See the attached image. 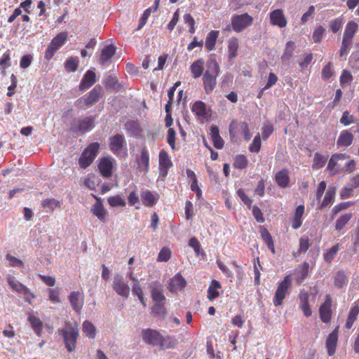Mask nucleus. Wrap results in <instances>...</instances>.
Instances as JSON below:
<instances>
[{
    "label": "nucleus",
    "instance_id": "f257e3e1",
    "mask_svg": "<svg viewBox=\"0 0 359 359\" xmlns=\"http://www.w3.org/2000/svg\"><path fill=\"white\" fill-rule=\"evenodd\" d=\"M104 94V88L100 85H96L90 92L76 100L75 106L79 109L90 107L97 102Z\"/></svg>",
    "mask_w": 359,
    "mask_h": 359
},
{
    "label": "nucleus",
    "instance_id": "f03ea898",
    "mask_svg": "<svg viewBox=\"0 0 359 359\" xmlns=\"http://www.w3.org/2000/svg\"><path fill=\"white\" fill-rule=\"evenodd\" d=\"M58 333L63 337L64 344L67 351L70 353L75 351L79 336L77 325L71 326L66 330L60 329Z\"/></svg>",
    "mask_w": 359,
    "mask_h": 359
},
{
    "label": "nucleus",
    "instance_id": "7ed1b4c3",
    "mask_svg": "<svg viewBox=\"0 0 359 359\" xmlns=\"http://www.w3.org/2000/svg\"><path fill=\"white\" fill-rule=\"evenodd\" d=\"M100 149L98 142L90 144L81 153L79 158V164L81 168L85 169L90 166L97 156Z\"/></svg>",
    "mask_w": 359,
    "mask_h": 359
},
{
    "label": "nucleus",
    "instance_id": "20e7f679",
    "mask_svg": "<svg viewBox=\"0 0 359 359\" xmlns=\"http://www.w3.org/2000/svg\"><path fill=\"white\" fill-rule=\"evenodd\" d=\"M209 70L206 71L203 76L205 90L207 93L212 92L216 84V76L219 72V65L215 60L208 63Z\"/></svg>",
    "mask_w": 359,
    "mask_h": 359
},
{
    "label": "nucleus",
    "instance_id": "39448f33",
    "mask_svg": "<svg viewBox=\"0 0 359 359\" xmlns=\"http://www.w3.org/2000/svg\"><path fill=\"white\" fill-rule=\"evenodd\" d=\"M110 151L116 156L120 157L126 154V141L123 135L116 134L109 139Z\"/></svg>",
    "mask_w": 359,
    "mask_h": 359
},
{
    "label": "nucleus",
    "instance_id": "423d86ee",
    "mask_svg": "<svg viewBox=\"0 0 359 359\" xmlns=\"http://www.w3.org/2000/svg\"><path fill=\"white\" fill-rule=\"evenodd\" d=\"M67 34L66 32H60L55 36L45 52L44 57L46 60L49 61L53 58L55 53L62 47L66 42Z\"/></svg>",
    "mask_w": 359,
    "mask_h": 359
},
{
    "label": "nucleus",
    "instance_id": "0eeeda50",
    "mask_svg": "<svg viewBox=\"0 0 359 359\" xmlns=\"http://www.w3.org/2000/svg\"><path fill=\"white\" fill-rule=\"evenodd\" d=\"M292 282V276L287 275L284 278L283 280L279 283L273 298V304L276 306L282 304L283 300L285 299L289 288L291 287Z\"/></svg>",
    "mask_w": 359,
    "mask_h": 359
},
{
    "label": "nucleus",
    "instance_id": "6e6552de",
    "mask_svg": "<svg viewBox=\"0 0 359 359\" xmlns=\"http://www.w3.org/2000/svg\"><path fill=\"white\" fill-rule=\"evenodd\" d=\"M116 166V161L111 156L102 157L98 161V170L104 178H109L112 176V171Z\"/></svg>",
    "mask_w": 359,
    "mask_h": 359
},
{
    "label": "nucleus",
    "instance_id": "1a4fd4ad",
    "mask_svg": "<svg viewBox=\"0 0 359 359\" xmlns=\"http://www.w3.org/2000/svg\"><path fill=\"white\" fill-rule=\"evenodd\" d=\"M112 288L116 293L125 298H128L130 294V287L127 282L125 281L122 275L117 273L113 278Z\"/></svg>",
    "mask_w": 359,
    "mask_h": 359
},
{
    "label": "nucleus",
    "instance_id": "9d476101",
    "mask_svg": "<svg viewBox=\"0 0 359 359\" xmlns=\"http://www.w3.org/2000/svg\"><path fill=\"white\" fill-rule=\"evenodd\" d=\"M252 22L253 18L248 13L234 15L231 20L233 29L236 32H242L244 29L251 25Z\"/></svg>",
    "mask_w": 359,
    "mask_h": 359
},
{
    "label": "nucleus",
    "instance_id": "9b49d317",
    "mask_svg": "<svg viewBox=\"0 0 359 359\" xmlns=\"http://www.w3.org/2000/svg\"><path fill=\"white\" fill-rule=\"evenodd\" d=\"M332 299L330 294L325 297V302L320 306L319 309L320 317L323 323H327L331 320L332 310H331Z\"/></svg>",
    "mask_w": 359,
    "mask_h": 359
},
{
    "label": "nucleus",
    "instance_id": "f8f14e48",
    "mask_svg": "<svg viewBox=\"0 0 359 359\" xmlns=\"http://www.w3.org/2000/svg\"><path fill=\"white\" fill-rule=\"evenodd\" d=\"M346 159V156L345 154H336L332 155V156L330 158L329 161L327 169L332 175H334L338 170L343 167V165L341 164V161H344Z\"/></svg>",
    "mask_w": 359,
    "mask_h": 359
},
{
    "label": "nucleus",
    "instance_id": "ddd939ff",
    "mask_svg": "<svg viewBox=\"0 0 359 359\" xmlns=\"http://www.w3.org/2000/svg\"><path fill=\"white\" fill-rule=\"evenodd\" d=\"M187 284L185 279L182 277L181 273H177L173 278H170L168 283V288L172 292L182 290Z\"/></svg>",
    "mask_w": 359,
    "mask_h": 359
},
{
    "label": "nucleus",
    "instance_id": "4468645a",
    "mask_svg": "<svg viewBox=\"0 0 359 359\" xmlns=\"http://www.w3.org/2000/svg\"><path fill=\"white\" fill-rule=\"evenodd\" d=\"M96 82L95 73L92 70H88L83 77L82 78L79 85V89L81 91H83L89 89Z\"/></svg>",
    "mask_w": 359,
    "mask_h": 359
},
{
    "label": "nucleus",
    "instance_id": "2eb2a0df",
    "mask_svg": "<svg viewBox=\"0 0 359 359\" xmlns=\"http://www.w3.org/2000/svg\"><path fill=\"white\" fill-rule=\"evenodd\" d=\"M270 21L272 25L280 28L285 27L287 25V20L282 9H276L272 11L270 14Z\"/></svg>",
    "mask_w": 359,
    "mask_h": 359
},
{
    "label": "nucleus",
    "instance_id": "dca6fc26",
    "mask_svg": "<svg viewBox=\"0 0 359 359\" xmlns=\"http://www.w3.org/2000/svg\"><path fill=\"white\" fill-rule=\"evenodd\" d=\"M69 302L72 309L76 313H80L83 306V299L81 298V294L79 291H73L68 296Z\"/></svg>",
    "mask_w": 359,
    "mask_h": 359
},
{
    "label": "nucleus",
    "instance_id": "f3484780",
    "mask_svg": "<svg viewBox=\"0 0 359 359\" xmlns=\"http://www.w3.org/2000/svg\"><path fill=\"white\" fill-rule=\"evenodd\" d=\"M95 126V117L88 116L77 121L76 129L84 133L91 130Z\"/></svg>",
    "mask_w": 359,
    "mask_h": 359
},
{
    "label": "nucleus",
    "instance_id": "a211bd4d",
    "mask_svg": "<svg viewBox=\"0 0 359 359\" xmlns=\"http://www.w3.org/2000/svg\"><path fill=\"white\" fill-rule=\"evenodd\" d=\"M116 53V47L109 44L105 46L101 51L99 63L100 65L104 66L110 62L111 58Z\"/></svg>",
    "mask_w": 359,
    "mask_h": 359
},
{
    "label": "nucleus",
    "instance_id": "6ab92c4d",
    "mask_svg": "<svg viewBox=\"0 0 359 359\" xmlns=\"http://www.w3.org/2000/svg\"><path fill=\"white\" fill-rule=\"evenodd\" d=\"M158 164L161 167V175L164 177L167 175V170L172 165V163L163 150H161L158 155Z\"/></svg>",
    "mask_w": 359,
    "mask_h": 359
},
{
    "label": "nucleus",
    "instance_id": "aec40b11",
    "mask_svg": "<svg viewBox=\"0 0 359 359\" xmlns=\"http://www.w3.org/2000/svg\"><path fill=\"white\" fill-rule=\"evenodd\" d=\"M338 327L331 332L326 340V347L329 355H333L335 353L337 339H338Z\"/></svg>",
    "mask_w": 359,
    "mask_h": 359
},
{
    "label": "nucleus",
    "instance_id": "412c9836",
    "mask_svg": "<svg viewBox=\"0 0 359 359\" xmlns=\"http://www.w3.org/2000/svg\"><path fill=\"white\" fill-rule=\"evenodd\" d=\"M95 198L97 201L92 205L90 211L95 216L98 218L100 221L105 222L107 212L100 199L97 197H95Z\"/></svg>",
    "mask_w": 359,
    "mask_h": 359
},
{
    "label": "nucleus",
    "instance_id": "4be33fe9",
    "mask_svg": "<svg viewBox=\"0 0 359 359\" xmlns=\"http://www.w3.org/2000/svg\"><path fill=\"white\" fill-rule=\"evenodd\" d=\"M177 339L171 336H160L158 334V346L165 350L174 348L177 344Z\"/></svg>",
    "mask_w": 359,
    "mask_h": 359
},
{
    "label": "nucleus",
    "instance_id": "5701e85b",
    "mask_svg": "<svg viewBox=\"0 0 359 359\" xmlns=\"http://www.w3.org/2000/svg\"><path fill=\"white\" fill-rule=\"evenodd\" d=\"M142 337L144 341L149 345H155L157 341V332L151 329L143 330Z\"/></svg>",
    "mask_w": 359,
    "mask_h": 359
},
{
    "label": "nucleus",
    "instance_id": "b1692460",
    "mask_svg": "<svg viewBox=\"0 0 359 359\" xmlns=\"http://www.w3.org/2000/svg\"><path fill=\"white\" fill-rule=\"evenodd\" d=\"M82 332L89 339H95L96 337V328L89 320H84L82 323Z\"/></svg>",
    "mask_w": 359,
    "mask_h": 359
},
{
    "label": "nucleus",
    "instance_id": "393cba45",
    "mask_svg": "<svg viewBox=\"0 0 359 359\" xmlns=\"http://www.w3.org/2000/svg\"><path fill=\"white\" fill-rule=\"evenodd\" d=\"M41 205L46 212H52L56 208L60 207V202L55 198H46L42 201Z\"/></svg>",
    "mask_w": 359,
    "mask_h": 359
},
{
    "label": "nucleus",
    "instance_id": "a878e982",
    "mask_svg": "<svg viewBox=\"0 0 359 359\" xmlns=\"http://www.w3.org/2000/svg\"><path fill=\"white\" fill-rule=\"evenodd\" d=\"M107 202L111 207H125L126 202L125 198L121 195H115L107 198Z\"/></svg>",
    "mask_w": 359,
    "mask_h": 359
},
{
    "label": "nucleus",
    "instance_id": "bb28decb",
    "mask_svg": "<svg viewBox=\"0 0 359 359\" xmlns=\"http://www.w3.org/2000/svg\"><path fill=\"white\" fill-rule=\"evenodd\" d=\"M359 313V306L355 305L352 307L351 311H349L348 318L346 323V327L347 329H351L357 319L358 315Z\"/></svg>",
    "mask_w": 359,
    "mask_h": 359
},
{
    "label": "nucleus",
    "instance_id": "cd10ccee",
    "mask_svg": "<svg viewBox=\"0 0 359 359\" xmlns=\"http://www.w3.org/2000/svg\"><path fill=\"white\" fill-rule=\"evenodd\" d=\"M142 203L146 207H152L155 205L156 198L149 191H142L141 193Z\"/></svg>",
    "mask_w": 359,
    "mask_h": 359
},
{
    "label": "nucleus",
    "instance_id": "c85d7f7f",
    "mask_svg": "<svg viewBox=\"0 0 359 359\" xmlns=\"http://www.w3.org/2000/svg\"><path fill=\"white\" fill-rule=\"evenodd\" d=\"M6 280L9 286L12 288L13 290L18 293L22 292L25 285L20 283L19 281H18L14 276L8 274L6 276Z\"/></svg>",
    "mask_w": 359,
    "mask_h": 359
},
{
    "label": "nucleus",
    "instance_id": "c756f323",
    "mask_svg": "<svg viewBox=\"0 0 359 359\" xmlns=\"http://www.w3.org/2000/svg\"><path fill=\"white\" fill-rule=\"evenodd\" d=\"M79 60L78 57L72 56L65 63V68L69 72H74L77 70Z\"/></svg>",
    "mask_w": 359,
    "mask_h": 359
},
{
    "label": "nucleus",
    "instance_id": "7c9ffc66",
    "mask_svg": "<svg viewBox=\"0 0 359 359\" xmlns=\"http://www.w3.org/2000/svg\"><path fill=\"white\" fill-rule=\"evenodd\" d=\"M353 136L348 131H343L337 140V144L340 146H349L351 144Z\"/></svg>",
    "mask_w": 359,
    "mask_h": 359
},
{
    "label": "nucleus",
    "instance_id": "2f4dec72",
    "mask_svg": "<svg viewBox=\"0 0 359 359\" xmlns=\"http://www.w3.org/2000/svg\"><path fill=\"white\" fill-rule=\"evenodd\" d=\"M165 301V297L158 291V319H163L167 315Z\"/></svg>",
    "mask_w": 359,
    "mask_h": 359
},
{
    "label": "nucleus",
    "instance_id": "473e14b6",
    "mask_svg": "<svg viewBox=\"0 0 359 359\" xmlns=\"http://www.w3.org/2000/svg\"><path fill=\"white\" fill-rule=\"evenodd\" d=\"M219 32L217 31H211L206 37L205 47L209 50H212L215 48Z\"/></svg>",
    "mask_w": 359,
    "mask_h": 359
},
{
    "label": "nucleus",
    "instance_id": "72a5a7b5",
    "mask_svg": "<svg viewBox=\"0 0 359 359\" xmlns=\"http://www.w3.org/2000/svg\"><path fill=\"white\" fill-rule=\"evenodd\" d=\"M294 50V43L293 41H288L286 43V47L284 51V53L282 55V60L283 62H287L290 60V59L293 56V53Z\"/></svg>",
    "mask_w": 359,
    "mask_h": 359
},
{
    "label": "nucleus",
    "instance_id": "f704fd0d",
    "mask_svg": "<svg viewBox=\"0 0 359 359\" xmlns=\"http://www.w3.org/2000/svg\"><path fill=\"white\" fill-rule=\"evenodd\" d=\"M276 180L277 184L281 187H287L289 182V177L287 171L281 170L276 175Z\"/></svg>",
    "mask_w": 359,
    "mask_h": 359
},
{
    "label": "nucleus",
    "instance_id": "c9c22d12",
    "mask_svg": "<svg viewBox=\"0 0 359 359\" xmlns=\"http://www.w3.org/2000/svg\"><path fill=\"white\" fill-rule=\"evenodd\" d=\"M336 189L334 187H330L327 191L323 202L320 205V209H323L328 205L332 201L335 195Z\"/></svg>",
    "mask_w": 359,
    "mask_h": 359
},
{
    "label": "nucleus",
    "instance_id": "e433bc0d",
    "mask_svg": "<svg viewBox=\"0 0 359 359\" xmlns=\"http://www.w3.org/2000/svg\"><path fill=\"white\" fill-rule=\"evenodd\" d=\"M357 29V23L353 21L349 22L346 27L344 37L352 39Z\"/></svg>",
    "mask_w": 359,
    "mask_h": 359
},
{
    "label": "nucleus",
    "instance_id": "4c0bfd02",
    "mask_svg": "<svg viewBox=\"0 0 359 359\" xmlns=\"http://www.w3.org/2000/svg\"><path fill=\"white\" fill-rule=\"evenodd\" d=\"M352 217L351 213H347L341 215L337 221L335 229L336 230H341L345 225L350 221Z\"/></svg>",
    "mask_w": 359,
    "mask_h": 359
},
{
    "label": "nucleus",
    "instance_id": "58836bf2",
    "mask_svg": "<svg viewBox=\"0 0 359 359\" xmlns=\"http://www.w3.org/2000/svg\"><path fill=\"white\" fill-rule=\"evenodd\" d=\"M29 321L32 325L33 329L36 332L37 334H40V332L42 330V322L41 320L35 316H30L29 317Z\"/></svg>",
    "mask_w": 359,
    "mask_h": 359
},
{
    "label": "nucleus",
    "instance_id": "ea45409f",
    "mask_svg": "<svg viewBox=\"0 0 359 359\" xmlns=\"http://www.w3.org/2000/svg\"><path fill=\"white\" fill-rule=\"evenodd\" d=\"M203 70V62L201 60L194 62L191 66V71L194 74L195 78L201 76Z\"/></svg>",
    "mask_w": 359,
    "mask_h": 359
},
{
    "label": "nucleus",
    "instance_id": "a19ab883",
    "mask_svg": "<svg viewBox=\"0 0 359 359\" xmlns=\"http://www.w3.org/2000/svg\"><path fill=\"white\" fill-rule=\"evenodd\" d=\"M192 111L198 116H203L205 114V104L201 101L196 102L192 107Z\"/></svg>",
    "mask_w": 359,
    "mask_h": 359
},
{
    "label": "nucleus",
    "instance_id": "79ce46f5",
    "mask_svg": "<svg viewBox=\"0 0 359 359\" xmlns=\"http://www.w3.org/2000/svg\"><path fill=\"white\" fill-rule=\"evenodd\" d=\"M132 292L133 294L137 295L140 302L143 304L144 306H146V303L144 299L143 292L142 288L140 287L139 281L134 283L132 288Z\"/></svg>",
    "mask_w": 359,
    "mask_h": 359
},
{
    "label": "nucleus",
    "instance_id": "37998d69",
    "mask_svg": "<svg viewBox=\"0 0 359 359\" xmlns=\"http://www.w3.org/2000/svg\"><path fill=\"white\" fill-rule=\"evenodd\" d=\"M309 271V264L307 262H304L302 266L301 271H299V273L297 278V281L299 284H300L302 282V280H304L308 276Z\"/></svg>",
    "mask_w": 359,
    "mask_h": 359
},
{
    "label": "nucleus",
    "instance_id": "c03bdc74",
    "mask_svg": "<svg viewBox=\"0 0 359 359\" xmlns=\"http://www.w3.org/2000/svg\"><path fill=\"white\" fill-rule=\"evenodd\" d=\"M339 250V244L333 245L324 255V259L327 262H331L336 256Z\"/></svg>",
    "mask_w": 359,
    "mask_h": 359
},
{
    "label": "nucleus",
    "instance_id": "a18cd8bd",
    "mask_svg": "<svg viewBox=\"0 0 359 359\" xmlns=\"http://www.w3.org/2000/svg\"><path fill=\"white\" fill-rule=\"evenodd\" d=\"M327 160V158L318 153H316L313 158V167L314 168H322Z\"/></svg>",
    "mask_w": 359,
    "mask_h": 359
},
{
    "label": "nucleus",
    "instance_id": "49530a36",
    "mask_svg": "<svg viewBox=\"0 0 359 359\" xmlns=\"http://www.w3.org/2000/svg\"><path fill=\"white\" fill-rule=\"evenodd\" d=\"M171 250L167 248L163 247L160 252H158V262H167L171 257Z\"/></svg>",
    "mask_w": 359,
    "mask_h": 359
},
{
    "label": "nucleus",
    "instance_id": "de8ad7c7",
    "mask_svg": "<svg viewBox=\"0 0 359 359\" xmlns=\"http://www.w3.org/2000/svg\"><path fill=\"white\" fill-rule=\"evenodd\" d=\"M229 58L233 59L236 56V52L238 48V43L236 39H232L229 43Z\"/></svg>",
    "mask_w": 359,
    "mask_h": 359
},
{
    "label": "nucleus",
    "instance_id": "09e8293b",
    "mask_svg": "<svg viewBox=\"0 0 359 359\" xmlns=\"http://www.w3.org/2000/svg\"><path fill=\"white\" fill-rule=\"evenodd\" d=\"M248 161L245 156L238 155L236 157L233 166L236 168L243 169L247 165Z\"/></svg>",
    "mask_w": 359,
    "mask_h": 359
},
{
    "label": "nucleus",
    "instance_id": "8fccbe9b",
    "mask_svg": "<svg viewBox=\"0 0 359 359\" xmlns=\"http://www.w3.org/2000/svg\"><path fill=\"white\" fill-rule=\"evenodd\" d=\"M9 66H11V56L8 50L1 56L0 60V67L1 69H5Z\"/></svg>",
    "mask_w": 359,
    "mask_h": 359
},
{
    "label": "nucleus",
    "instance_id": "3c124183",
    "mask_svg": "<svg viewBox=\"0 0 359 359\" xmlns=\"http://www.w3.org/2000/svg\"><path fill=\"white\" fill-rule=\"evenodd\" d=\"M261 147V139L259 135L255 137L252 143L250 145L249 149L251 152L257 153Z\"/></svg>",
    "mask_w": 359,
    "mask_h": 359
},
{
    "label": "nucleus",
    "instance_id": "603ef678",
    "mask_svg": "<svg viewBox=\"0 0 359 359\" xmlns=\"http://www.w3.org/2000/svg\"><path fill=\"white\" fill-rule=\"evenodd\" d=\"M6 259L9 262L10 266L13 267H24V263L22 260L12 256L9 254L6 255Z\"/></svg>",
    "mask_w": 359,
    "mask_h": 359
},
{
    "label": "nucleus",
    "instance_id": "864d4df0",
    "mask_svg": "<svg viewBox=\"0 0 359 359\" xmlns=\"http://www.w3.org/2000/svg\"><path fill=\"white\" fill-rule=\"evenodd\" d=\"M278 81L277 76L273 73L270 72L269 74L268 81L266 84V86L262 89V93H263L264 90L270 88L271 86L276 84V83Z\"/></svg>",
    "mask_w": 359,
    "mask_h": 359
},
{
    "label": "nucleus",
    "instance_id": "5fc2aeb1",
    "mask_svg": "<svg viewBox=\"0 0 359 359\" xmlns=\"http://www.w3.org/2000/svg\"><path fill=\"white\" fill-rule=\"evenodd\" d=\"M151 8H147V10H145V11L144 12V13L142 14L140 20V22H139V25L137 27V29L139 30L140 29H142L144 25L146 24L147 21V19L151 15Z\"/></svg>",
    "mask_w": 359,
    "mask_h": 359
},
{
    "label": "nucleus",
    "instance_id": "6e6d98bb",
    "mask_svg": "<svg viewBox=\"0 0 359 359\" xmlns=\"http://www.w3.org/2000/svg\"><path fill=\"white\" fill-rule=\"evenodd\" d=\"M341 25L342 19L340 18L334 19L330 22V27L334 33L338 32L340 29Z\"/></svg>",
    "mask_w": 359,
    "mask_h": 359
},
{
    "label": "nucleus",
    "instance_id": "4d7b16f0",
    "mask_svg": "<svg viewBox=\"0 0 359 359\" xmlns=\"http://www.w3.org/2000/svg\"><path fill=\"white\" fill-rule=\"evenodd\" d=\"M324 28L322 26L318 27L313 33V39L315 43H318L321 41L323 33Z\"/></svg>",
    "mask_w": 359,
    "mask_h": 359
},
{
    "label": "nucleus",
    "instance_id": "13d9d810",
    "mask_svg": "<svg viewBox=\"0 0 359 359\" xmlns=\"http://www.w3.org/2000/svg\"><path fill=\"white\" fill-rule=\"evenodd\" d=\"M168 142L172 149H175V131L170 128L168 131Z\"/></svg>",
    "mask_w": 359,
    "mask_h": 359
},
{
    "label": "nucleus",
    "instance_id": "bf43d9fd",
    "mask_svg": "<svg viewBox=\"0 0 359 359\" xmlns=\"http://www.w3.org/2000/svg\"><path fill=\"white\" fill-rule=\"evenodd\" d=\"M262 236L266 243L268 248L271 250L272 252L274 253L275 250L273 248V243L270 233L268 231H264L262 233Z\"/></svg>",
    "mask_w": 359,
    "mask_h": 359
},
{
    "label": "nucleus",
    "instance_id": "052dcab7",
    "mask_svg": "<svg viewBox=\"0 0 359 359\" xmlns=\"http://www.w3.org/2000/svg\"><path fill=\"white\" fill-rule=\"evenodd\" d=\"M32 60V56L31 55H23L20 61V66L22 69H26L30 66Z\"/></svg>",
    "mask_w": 359,
    "mask_h": 359
},
{
    "label": "nucleus",
    "instance_id": "680f3d73",
    "mask_svg": "<svg viewBox=\"0 0 359 359\" xmlns=\"http://www.w3.org/2000/svg\"><path fill=\"white\" fill-rule=\"evenodd\" d=\"M353 76L350 72L344 70L342 74L340 76V83L341 86L351 81Z\"/></svg>",
    "mask_w": 359,
    "mask_h": 359
},
{
    "label": "nucleus",
    "instance_id": "e2e57ef3",
    "mask_svg": "<svg viewBox=\"0 0 359 359\" xmlns=\"http://www.w3.org/2000/svg\"><path fill=\"white\" fill-rule=\"evenodd\" d=\"M128 202L130 205H135L140 202L139 196L135 191H130L128 196Z\"/></svg>",
    "mask_w": 359,
    "mask_h": 359
},
{
    "label": "nucleus",
    "instance_id": "0e129e2a",
    "mask_svg": "<svg viewBox=\"0 0 359 359\" xmlns=\"http://www.w3.org/2000/svg\"><path fill=\"white\" fill-rule=\"evenodd\" d=\"M97 177L95 176L89 177L86 179L84 184L85 185L91 190L95 189L96 185L97 184Z\"/></svg>",
    "mask_w": 359,
    "mask_h": 359
},
{
    "label": "nucleus",
    "instance_id": "69168bd1",
    "mask_svg": "<svg viewBox=\"0 0 359 359\" xmlns=\"http://www.w3.org/2000/svg\"><path fill=\"white\" fill-rule=\"evenodd\" d=\"M241 130L245 140L248 141L251 138V134L246 123L243 122L241 124Z\"/></svg>",
    "mask_w": 359,
    "mask_h": 359
},
{
    "label": "nucleus",
    "instance_id": "338daca9",
    "mask_svg": "<svg viewBox=\"0 0 359 359\" xmlns=\"http://www.w3.org/2000/svg\"><path fill=\"white\" fill-rule=\"evenodd\" d=\"M49 299L51 302L57 303L60 302L59 292L57 289H50L48 290Z\"/></svg>",
    "mask_w": 359,
    "mask_h": 359
},
{
    "label": "nucleus",
    "instance_id": "774afa93",
    "mask_svg": "<svg viewBox=\"0 0 359 359\" xmlns=\"http://www.w3.org/2000/svg\"><path fill=\"white\" fill-rule=\"evenodd\" d=\"M353 121V120L352 116H351L347 111H344L343 113L342 117L340 119V122L345 126H348Z\"/></svg>",
    "mask_w": 359,
    "mask_h": 359
}]
</instances>
